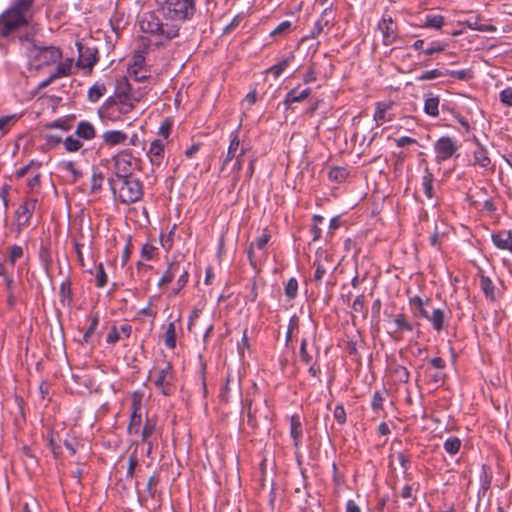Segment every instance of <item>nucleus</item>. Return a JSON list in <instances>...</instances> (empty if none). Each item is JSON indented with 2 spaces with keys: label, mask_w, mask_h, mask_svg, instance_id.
Here are the masks:
<instances>
[{
  "label": "nucleus",
  "mask_w": 512,
  "mask_h": 512,
  "mask_svg": "<svg viewBox=\"0 0 512 512\" xmlns=\"http://www.w3.org/2000/svg\"><path fill=\"white\" fill-rule=\"evenodd\" d=\"M18 119L16 114L0 117V131L6 132L9 127Z\"/></svg>",
  "instance_id": "51"
},
{
  "label": "nucleus",
  "mask_w": 512,
  "mask_h": 512,
  "mask_svg": "<svg viewBox=\"0 0 512 512\" xmlns=\"http://www.w3.org/2000/svg\"><path fill=\"white\" fill-rule=\"evenodd\" d=\"M180 321V318L178 317L175 321H171L163 334L164 344L169 349H174L176 347V322Z\"/></svg>",
  "instance_id": "21"
},
{
  "label": "nucleus",
  "mask_w": 512,
  "mask_h": 512,
  "mask_svg": "<svg viewBox=\"0 0 512 512\" xmlns=\"http://www.w3.org/2000/svg\"><path fill=\"white\" fill-rule=\"evenodd\" d=\"M392 375L396 381L399 383H408L410 378V373L405 366L402 365H394L392 369Z\"/></svg>",
  "instance_id": "34"
},
{
  "label": "nucleus",
  "mask_w": 512,
  "mask_h": 512,
  "mask_svg": "<svg viewBox=\"0 0 512 512\" xmlns=\"http://www.w3.org/2000/svg\"><path fill=\"white\" fill-rule=\"evenodd\" d=\"M293 59L294 55L291 54L289 57L283 59L282 61L270 67L269 72H271L275 78H278L283 73V71L288 67V65Z\"/></svg>",
  "instance_id": "38"
},
{
  "label": "nucleus",
  "mask_w": 512,
  "mask_h": 512,
  "mask_svg": "<svg viewBox=\"0 0 512 512\" xmlns=\"http://www.w3.org/2000/svg\"><path fill=\"white\" fill-rule=\"evenodd\" d=\"M439 96L428 95L424 101V112L432 117H437L439 115Z\"/></svg>",
  "instance_id": "26"
},
{
  "label": "nucleus",
  "mask_w": 512,
  "mask_h": 512,
  "mask_svg": "<svg viewBox=\"0 0 512 512\" xmlns=\"http://www.w3.org/2000/svg\"><path fill=\"white\" fill-rule=\"evenodd\" d=\"M461 447V440L458 437L451 436L444 442V449L450 455H455Z\"/></svg>",
  "instance_id": "39"
},
{
  "label": "nucleus",
  "mask_w": 512,
  "mask_h": 512,
  "mask_svg": "<svg viewBox=\"0 0 512 512\" xmlns=\"http://www.w3.org/2000/svg\"><path fill=\"white\" fill-rule=\"evenodd\" d=\"M63 167L65 170L72 173L74 181H77L82 176L81 171L75 168V165L72 161L65 162Z\"/></svg>",
  "instance_id": "62"
},
{
  "label": "nucleus",
  "mask_w": 512,
  "mask_h": 512,
  "mask_svg": "<svg viewBox=\"0 0 512 512\" xmlns=\"http://www.w3.org/2000/svg\"><path fill=\"white\" fill-rule=\"evenodd\" d=\"M180 272V262L172 261L168 264L167 269L164 271L162 276L160 277L157 285L162 288L168 284H170L175 276Z\"/></svg>",
  "instance_id": "18"
},
{
  "label": "nucleus",
  "mask_w": 512,
  "mask_h": 512,
  "mask_svg": "<svg viewBox=\"0 0 512 512\" xmlns=\"http://www.w3.org/2000/svg\"><path fill=\"white\" fill-rule=\"evenodd\" d=\"M31 8V0H14L7 9L10 12L20 13L21 15L28 17V13Z\"/></svg>",
  "instance_id": "28"
},
{
  "label": "nucleus",
  "mask_w": 512,
  "mask_h": 512,
  "mask_svg": "<svg viewBox=\"0 0 512 512\" xmlns=\"http://www.w3.org/2000/svg\"><path fill=\"white\" fill-rule=\"evenodd\" d=\"M468 28L478 31H495L496 28L488 24H479V19L476 16L470 17L465 21Z\"/></svg>",
  "instance_id": "35"
},
{
  "label": "nucleus",
  "mask_w": 512,
  "mask_h": 512,
  "mask_svg": "<svg viewBox=\"0 0 512 512\" xmlns=\"http://www.w3.org/2000/svg\"><path fill=\"white\" fill-rule=\"evenodd\" d=\"M290 435L294 442V447L298 448L302 439L303 430L300 419L297 415L290 418Z\"/></svg>",
  "instance_id": "20"
},
{
  "label": "nucleus",
  "mask_w": 512,
  "mask_h": 512,
  "mask_svg": "<svg viewBox=\"0 0 512 512\" xmlns=\"http://www.w3.org/2000/svg\"><path fill=\"white\" fill-rule=\"evenodd\" d=\"M307 345H308L307 339H302L301 345H300V350H299V355H300L301 361L304 362L305 364H309L312 361V355H310L308 353Z\"/></svg>",
  "instance_id": "54"
},
{
  "label": "nucleus",
  "mask_w": 512,
  "mask_h": 512,
  "mask_svg": "<svg viewBox=\"0 0 512 512\" xmlns=\"http://www.w3.org/2000/svg\"><path fill=\"white\" fill-rule=\"evenodd\" d=\"M244 154H245V150L241 149L240 153L237 155V157H235L236 160H235V162H234V164L232 166L233 171L236 172V176H235V179H234L235 182L238 180L239 172L242 169Z\"/></svg>",
  "instance_id": "58"
},
{
  "label": "nucleus",
  "mask_w": 512,
  "mask_h": 512,
  "mask_svg": "<svg viewBox=\"0 0 512 512\" xmlns=\"http://www.w3.org/2000/svg\"><path fill=\"white\" fill-rule=\"evenodd\" d=\"M472 142L476 146L475 150L473 151L472 164L482 169L493 171L494 165L492 164L491 158L488 155L487 149L483 144H481L476 136L473 137Z\"/></svg>",
  "instance_id": "9"
},
{
  "label": "nucleus",
  "mask_w": 512,
  "mask_h": 512,
  "mask_svg": "<svg viewBox=\"0 0 512 512\" xmlns=\"http://www.w3.org/2000/svg\"><path fill=\"white\" fill-rule=\"evenodd\" d=\"M155 251L156 248L153 245L149 243L144 244L141 249L142 258L152 260L155 256Z\"/></svg>",
  "instance_id": "57"
},
{
  "label": "nucleus",
  "mask_w": 512,
  "mask_h": 512,
  "mask_svg": "<svg viewBox=\"0 0 512 512\" xmlns=\"http://www.w3.org/2000/svg\"><path fill=\"white\" fill-rule=\"evenodd\" d=\"M429 303L430 299L423 301L419 296H414L409 300V305L414 315L420 316L424 319L428 318L429 312L426 307L429 305Z\"/></svg>",
  "instance_id": "19"
},
{
  "label": "nucleus",
  "mask_w": 512,
  "mask_h": 512,
  "mask_svg": "<svg viewBox=\"0 0 512 512\" xmlns=\"http://www.w3.org/2000/svg\"><path fill=\"white\" fill-rule=\"evenodd\" d=\"M64 147L67 152H76L82 147V143L78 138H74L73 136H68L63 141Z\"/></svg>",
  "instance_id": "49"
},
{
  "label": "nucleus",
  "mask_w": 512,
  "mask_h": 512,
  "mask_svg": "<svg viewBox=\"0 0 512 512\" xmlns=\"http://www.w3.org/2000/svg\"><path fill=\"white\" fill-rule=\"evenodd\" d=\"M106 92V86L103 83H95L88 91V100L97 102Z\"/></svg>",
  "instance_id": "32"
},
{
  "label": "nucleus",
  "mask_w": 512,
  "mask_h": 512,
  "mask_svg": "<svg viewBox=\"0 0 512 512\" xmlns=\"http://www.w3.org/2000/svg\"><path fill=\"white\" fill-rule=\"evenodd\" d=\"M446 76V70H440V69H432L423 72L420 76L417 77L418 81H428L433 80L438 77Z\"/></svg>",
  "instance_id": "44"
},
{
  "label": "nucleus",
  "mask_w": 512,
  "mask_h": 512,
  "mask_svg": "<svg viewBox=\"0 0 512 512\" xmlns=\"http://www.w3.org/2000/svg\"><path fill=\"white\" fill-rule=\"evenodd\" d=\"M240 140L238 138V131L235 130L230 134V144L227 150V154L223 160L222 166H221V173L225 171L226 165L235 157H237L236 152L239 149Z\"/></svg>",
  "instance_id": "17"
},
{
  "label": "nucleus",
  "mask_w": 512,
  "mask_h": 512,
  "mask_svg": "<svg viewBox=\"0 0 512 512\" xmlns=\"http://www.w3.org/2000/svg\"><path fill=\"white\" fill-rule=\"evenodd\" d=\"M424 25L428 28L441 29L444 25V17L442 15H428Z\"/></svg>",
  "instance_id": "42"
},
{
  "label": "nucleus",
  "mask_w": 512,
  "mask_h": 512,
  "mask_svg": "<svg viewBox=\"0 0 512 512\" xmlns=\"http://www.w3.org/2000/svg\"><path fill=\"white\" fill-rule=\"evenodd\" d=\"M313 266L315 267L314 277L313 280L316 283H320L326 274V267L322 260L318 259L315 260L313 263Z\"/></svg>",
  "instance_id": "47"
},
{
  "label": "nucleus",
  "mask_w": 512,
  "mask_h": 512,
  "mask_svg": "<svg viewBox=\"0 0 512 512\" xmlns=\"http://www.w3.org/2000/svg\"><path fill=\"white\" fill-rule=\"evenodd\" d=\"M393 324L395 326L393 333L404 331L411 332L413 330V324L408 321L406 315L403 313H398L394 316Z\"/></svg>",
  "instance_id": "27"
},
{
  "label": "nucleus",
  "mask_w": 512,
  "mask_h": 512,
  "mask_svg": "<svg viewBox=\"0 0 512 512\" xmlns=\"http://www.w3.org/2000/svg\"><path fill=\"white\" fill-rule=\"evenodd\" d=\"M145 56L144 52H137L133 56V64L129 67V71L135 75L138 73V68H141L144 65Z\"/></svg>",
  "instance_id": "50"
},
{
  "label": "nucleus",
  "mask_w": 512,
  "mask_h": 512,
  "mask_svg": "<svg viewBox=\"0 0 512 512\" xmlns=\"http://www.w3.org/2000/svg\"><path fill=\"white\" fill-rule=\"evenodd\" d=\"M116 98L118 99V103L116 105L120 113H128L134 108V105L129 101L128 95L125 91H120L116 95Z\"/></svg>",
  "instance_id": "31"
},
{
  "label": "nucleus",
  "mask_w": 512,
  "mask_h": 512,
  "mask_svg": "<svg viewBox=\"0 0 512 512\" xmlns=\"http://www.w3.org/2000/svg\"><path fill=\"white\" fill-rule=\"evenodd\" d=\"M446 75H449L457 80L467 81L473 77V73L470 69L462 70H447Z\"/></svg>",
  "instance_id": "41"
},
{
  "label": "nucleus",
  "mask_w": 512,
  "mask_h": 512,
  "mask_svg": "<svg viewBox=\"0 0 512 512\" xmlns=\"http://www.w3.org/2000/svg\"><path fill=\"white\" fill-rule=\"evenodd\" d=\"M138 465V459L135 453L131 454L128 458L126 477L132 479L135 474V469Z\"/></svg>",
  "instance_id": "53"
},
{
  "label": "nucleus",
  "mask_w": 512,
  "mask_h": 512,
  "mask_svg": "<svg viewBox=\"0 0 512 512\" xmlns=\"http://www.w3.org/2000/svg\"><path fill=\"white\" fill-rule=\"evenodd\" d=\"M390 108V105L389 104H385V103H377V106H376V111L374 113V120L376 121L377 123V126H380L381 124H383L384 122H388V121H391L392 118L391 117H388L386 115L387 113V110Z\"/></svg>",
  "instance_id": "29"
},
{
  "label": "nucleus",
  "mask_w": 512,
  "mask_h": 512,
  "mask_svg": "<svg viewBox=\"0 0 512 512\" xmlns=\"http://www.w3.org/2000/svg\"><path fill=\"white\" fill-rule=\"evenodd\" d=\"M110 189L118 201L123 204H133L139 201L143 196L142 182L132 177L127 178H108Z\"/></svg>",
  "instance_id": "2"
},
{
  "label": "nucleus",
  "mask_w": 512,
  "mask_h": 512,
  "mask_svg": "<svg viewBox=\"0 0 512 512\" xmlns=\"http://www.w3.org/2000/svg\"><path fill=\"white\" fill-rule=\"evenodd\" d=\"M28 55L37 68L49 66L58 62L62 57L59 47L38 44L35 40H29Z\"/></svg>",
  "instance_id": "3"
},
{
  "label": "nucleus",
  "mask_w": 512,
  "mask_h": 512,
  "mask_svg": "<svg viewBox=\"0 0 512 512\" xmlns=\"http://www.w3.org/2000/svg\"><path fill=\"white\" fill-rule=\"evenodd\" d=\"M131 253H132V243H131V240L128 239L123 251H122V254H121V264L122 266H125L126 263L128 262L130 256H131Z\"/></svg>",
  "instance_id": "60"
},
{
  "label": "nucleus",
  "mask_w": 512,
  "mask_h": 512,
  "mask_svg": "<svg viewBox=\"0 0 512 512\" xmlns=\"http://www.w3.org/2000/svg\"><path fill=\"white\" fill-rule=\"evenodd\" d=\"M493 244L501 250L512 253V230H502L491 236Z\"/></svg>",
  "instance_id": "14"
},
{
  "label": "nucleus",
  "mask_w": 512,
  "mask_h": 512,
  "mask_svg": "<svg viewBox=\"0 0 512 512\" xmlns=\"http://www.w3.org/2000/svg\"><path fill=\"white\" fill-rule=\"evenodd\" d=\"M147 154L150 158L152 165L160 166L162 159L164 157L163 140L155 139L154 141H152Z\"/></svg>",
  "instance_id": "15"
},
{
  "label": "nucleus",
  "mask_w": 512,
  "mask_h": 512,
  "mask_svg": "<svg viewBox=\"0 0 512 512\" xmlns=\"http://www.w3.org/2000/svg\"><path fill=\"white\" fill-rule=\"evenodd\" d=\"M500 100L507 106H512V88L508 87L500 92Z\"/></svg>",
  "instance_id": "63"
},
{
  "label": "nucleus",
  "mask_w": 512,
  "mask_h": 512,
  "mask_svg": "<svg viewBox=\"0 0 512 512\" xmlns=\"http://www.w3.org/2000/svg\"><path fill=\"white\" fill-rule=\"evenodd\" d=\"M327 16H328V11L326 9L322 13L321 17L315 22L314 27L309 36L310 38H316L317 36H319L321 34V32L323 31L324 27H326L330 24V20L327 18Z\"/></svg>",
  "instance_id": "30"
},
{
  "label": "nucleus",
  "mask_w": 512,
  "mask_h": 512,
  "mask_svg": "<svg viewBox=\"0 0 512 512\" xmlns=\"http://www.w3.org/2000/svg\"><path fill=\"white\" fill-rule=\"evenodd\" d=\"M311 92H312L311 88H305L300 91L299 86H298V87L290 90L286 94V96L283 100V104L285 105L286 108H289L293 103L304 101L306 98L309 97Z\"/></svg>",
  "instance_id": "16"
},
{
  "label": "nucleus",
  "mask_w": 512,
  "mask_h": 512,
  "mask_svg": "<svg viewBox=\"0 0 512 512\" xmlns=\"http://www.w3.org/2000/svg\"><path fill=\"white\" fill-rule=\"evenodd\" d=\"M132 413L130 416V422L127 427V431L129 435H136L140 431V426L142 423L141 414L139 413L141 408V400L134 398L132 401Z\"/></svg>",
  "instance_id": "11"
},
{
  "label": "nucleus",
  "mask_w": 512,
  "mask_h": 512,
  "mask_svg": "<svg viewBox=\"0 0 512 512\" xmlns=\"http://www.w3.org/2000/svg\"><path fill=\"white\" fill-rule=\"evenodd\" d=\"M98 325H99V315H98V313H95L91 316L89 327L87 328L86 332L83 335L84 342L88 343L90 341V338L95 333Z\"/></svg>",
  "instance_id": "40"
},
{
  "label": "nucleus",
  "mask_w": 512,
  "mask_h": 512,
  "mask_svg": "<svg viewBox=\"0 0 512 512\" xmlns=\"http://www.w3.org/2000/svg\"><path fill=\"white\" fill-rule=\"evenodd\" d=\"M121 336L116 326H113L106 337V342L109 344H115L120 340Z\"/></svg>",
  "instance_id": "61"
},
{
  "label": "nucleus",
  "mask_w": 512,
  "mask_h": 512,
  "mask_svg": "<svg viewBox=\"0 0 512 512\" xmlns=\"http://www.w3.org/2000/svg\"><path fill=\"white\" fill-rule=\"evenodd\" d=\"M432 182H433V176L431 173H427L426 175L423 176V182H422L423 191H424V194L429 199H431L434 196V189H433Z\"/></svg>",
  "instance_id": "48"
},
{
  "label": "nucleus",
  "mask_w": 512,
  "mask_h": 512,
  "mask_svg": "<svg viewBox=\"0 0 512 512\" xmlns=\"http://www.w3.org/2000/svg\"><path fill=\"white\" fill-rule=\"evenodd\" d=\"M36 199L24 200L15 211V219L17 223V230L21 232L24 228L30 225V220L33 216L36 207Z\"/></svg>",
  "instance_id": "8"
},
{
  "label": "nucleus",
  "mask_w": 512,
  "mask_h": 512,
  "mask_svg": "<svg viewBox=\"0 0 512 512\" xmlns=\"http://www.w3.org/2000/svg\"><path fill=\"white\" fill-rule=\"evenodd\" d=\"M114 175L110 178H127L132 177L133 171L138 166V159L133 157L132 152L128 149L117 153L113 157Z\"/></svg>",
  "instance_id": "4"
},
{
  "label": "nucleus",
  "mask_w": 512,
  "mask_h": 512,
  "mask_svg": "<svg viewBox=\"0 0 512 512\" xmlns=\"http://www.w3.org/2000/svg\"><path fill=\"white\" fill-rule=\"evenodd\" d=\"M333 414L339 424L343 425L346 423V412L342 404L336 405Z\"/></svg>",
  "instance_id": "56"
},
{
  "label": "nucleus",
  "mask_w": 512,
  "mask_h": 512,
  "mask_svg": "<svg viewBox=\"0 0 512 512\" xmlns=\"http://www.w3.org/2000/svg\"><path fill=\"white\" fill-rule=\"evenodd\" d=\"M24 254L23 248L19 245H12L9 248L8 263L14 266L16 261L22 258Z\"/></svg>",
  "instance_id": "43"
},
{
  "label": "nucleus",
  "mask_w": 512,
  "mask_h": 512,
  "mask_svg": "<svg viewBox=\"0 0 512 512\" xmlns=\"http://www.w3.org/2000/svg\"><path fill=\"white\" fill-rule=\"evenodd\" d=\"M159 483V476L157 474H154L149 477L147 482V492L151 497L155 496L156 493V487Z\"/></svg>",
  "instance_id": "55"
},
{
  "label": "nucleus",
  "mask_w": 512,
  "mask_h": 512,
  "mask_svg": "<svg viewBox=\"0 0 512 512\" xmlns=\"http://www.w3.org/2000/svg\"><path fill=\"white\" fill-rule=\"evenodd\" d=\"M429 321L436 331H441L444 328L445 322V312L442 309H434L432 313L428 314V318H425Z\"/></svg>",
  "instance_id": "24"
},
{
  "label": "nucleus",
  "mask_w": 512,
  "mask_h": 512,
  "mask_svg": "<svg viewBox=\"0 0 512 512\" xmlns=\"http://www.w3.org/2000/svg\"><path fill=\"white\" fill-rule=\"evenodd\" d=\"M157 421L154 418H147L143 426L141 437L143 442H148L156 430Z\"/></svg>",
  "instance_id": "33"
},
{
  "label": "nucleus",
  "mask_w": 512,
  "mask_h": 512,
  "mask_svg": "<svg viewBox=\"0 0 512 512\" xmlns=\"http://www.w3.org/2000/svg\"><path fill=\"white\" fill-rule=\"evenodd\" d=\"M28 24V17L6 9L0 14V37L6 38Z\"/></svg>",
  "instance_id": "5"
},
{
  "label": "nucleus",
  "mask_w": 512,
  "mask_h": 512,
  "mask_svg": "<svg viewBox=\"0 0 512 512\" xmlns=\"http://www.w3.org/2000/svg\"><path fill=\"white\" fill-rule=\"evenodd\" d=\"M157 11L145 13L140 29L149 36L150 45L165 46L179 35L180 24L191 21L197 12V0H155Z\"/></svg>",
  "instance_id": "1"
},
{
  "label": "nucleus",
  "mask_w": 512,
  "mask_h": 512,
  "mask_svg": "<svg viewBox=\"0 0 512 512\" xmlns=\"http://www.w3.org/2000/svg\"><path fill=\"white\" fill-rule=\"evenodd\" d=\"M172 380L173 369L169 362L165 363L164 367L155 370L153 383L163 395L168 396L173 393L174 387L172 385Z\"/></svg>",
  "instance_id": "6"
},
{
  "label": "nucleus",
  "mask_w": 512,
  "mask_h": 512,
  "mask_svg": "<svg viewBox=\"0 0 512 512\" xmlns=\"http://www.w3.org/2000/svg\"><path fill=\"white\" fill-rule=\"evenodd\" d=\"M435 160L437 163L444 162L453 157L458 151L456 141L449 136H442L434 143Z\"/></svg>",
  "instance_id": "7"
},
{
  "label": "nucleus",
  "mask_w": 512,
  "mask_h": 512,
  "mask_svg": "<svg viewBox=\"0 0 512 512\" xmlns=\"http://www.w3.org/2000/svg\"><path fill=\"white\" fill-rule=\"evenodd\" d=\"M378 29L382 33V41L385 46L392 45L397 39V25L392 17H383L378 24Z\"/></svg>",
  "instance_id": "10"
},
{
  "label": "nucleus",
  "mask_w": 512,
  "mask_h": 512,
  "mask_svg": "<svg viewBox=\"0 0 512 512\" xmlns=\"http://www.w3.org/2000/svg\"><path fill=\"white\" fill-rule=\"evenodd\" d=\"M285 295L288 299H294L298 292V282L295 278H290L285 284Z\"/></svg>",
  "instance_id": "46"
},
{
  "label": "nucleus",
  "mask_w": 512,
  "mask_h": 512,
  "mask_svg": "<svg viewBox=\"0 0 512 512\" xmlns=\"http://www.w3.org/2000/svg\"><path fill=\"white\" fill-rule=\"evenodd\" d=\"M352 309L357 313H363L364 315L367 314V310L365 309V296L364 294L358 295L353 304Z\"/></svg>",
  "instance_id": "52"
},
{
  "label": "nucleus",
  "mask_w": 512,
  "mask_h": 512,
  "mask_svg": "<svg viewBox=\"0 0 512 512\" xmlns=\"http://www.w3.org/2000/svg\"><path fill=\"white\" fill-rule=\"evenodd\" d=\"M78 138L91 140L95 137L96 131L94 126L88 121H80L75 131Z\"/></svg>",
  "instance_id": "22"
},
{
  "label": "nucleus",
  "mask_w": 512,
  "mask_h": 512,
  "mask_svg": "<svg viewBox=\"0 0 512 512\" xmlns=\"http://www.w3.org/2000/svg\"><path fill=\"white\" fill-rule=\"evenodd\" d=\"M39 259L44 267V270L49 273V270L52 266V253L50 249L49 243L42 242L39 248Z\"/></svg>",
  "instance_id": "23"
},
{
  "label": "nucleus",
  "mask_w": 512,
  "mask_h": 512,
  "mask_svg": "<svg viewBox=\"0 0 512 512\" xmlns=\"http://www.w3.org/2000/svg\"><path fill=\"white\" fill-rule=\"evenodd\" d=\"M348 175H349V172L345 167L336 166V167H333L329 171L330 180L338 182V183L343 182L347 178Z\"/></svg>",
  "instance_id": "37"
},
{
  "label": "nucleus",
  "mask_w": 512,
  "mask_h": 512,
  "mask_svg": "<svg viewBox=\"0 0 512 512\" xmlns=\"http://www.w3.org/2000/svg\"><path fill=\"white\" fill-rule=\"evenodd\" d=\"M270 239V235L268 233H263L261 236L257 237L254 246H256L259 250L265 249L268 241Z\"/></svg>",
  "instance_id": "64"
},
{
  "label": "nucleus",
  "mask_w": 512,
  "mask_h": 512,
  "mask_svg": "<svg viewBox=\"0 0 512 512\" xmlns=\"http://www.w3.org/2000/svg\"><path fill=\"white\" fill-rule=\"evenodd\" d=\"M103 145L112 147L125 145L128 140V133L122 130H107L102 135Z\"/></svg>",
  "instance_id": "12"
},
{
  "label": "nucleus",
  "mask_w": 512,
  "mask_h": 512,
  "mask_svg": "<svg viewBox=\"0 0 512 512\" xmlns=\"http://www.w3.org/2000/svg\"><path fill=\"white\" fill-rule=\"evenodd\" d=\"M103 183L102 173H93L91 178V190L96 192L101 189Z\"/></svg>",
  "instance_id": "59"
},
{
  "label": "nucleus",
  "mask_w": 512,
  "mask_h": 512,
  "mask_svg": "<svg viewBox=\"0 0 512 512\" xmlns=\"http://www.w3.org/2000/svg\"><path fill=\"white\" fill-rule=\"evenodd\" d=\"M71 280L70 278H66L62 281L59 287V294L61 296V301L64 303L65 300H68L70 303L72 300V288H71Z\"/></svg>",
  "instance_id": "36"
},
{
  "label": "nucleus",
  "mask_w": 512,
  "mask_h": 512,
  "mask_svg": "<svg viewBox=\"0 0 512 512\" xmlns=\"http://www.w3.org/2000/svg\"><path fill=\"white\" fill-rule=\"evenodd\" d=\"M97 50L95 48H89V47H79V58H78V65H80L83 68H89L92 69L93 66L97 63L98 57H97Z\"/></svg>",
  "instance_id": "13"
},
{
  "label": "nucleus",
  "mask_w": 512,
  "mask_h": 512,
  "mask_svg": "<svg viewBox=\"0 0 512 512\" xmlns=\"http://www.w3.org/2000/svg\"><path fill=\"white\" fill-rule=\"evenodd\" d=\"M95 278H96V286L98 288H103L107 284L108 277H107V274L104 270V266L102 263H99L96 267Z\"/></svg>",
  "instance_id": "45"
},
{
  "label": "nucleus",
  "mask_w": 512,
  "mask_h": 512,
  "mask_svg": "<svg viewBox=\"0 0 512 512\" xmlns=\"http://www.w3.org/2000/svg\"><path fill=\"white\" fill-rule=\"evenodd\" d=\"M480 287L483 294L489 301H496L495 286L488 276H480Z\"/></svg>",
  "instance_id": "25"
}]
</instances>
